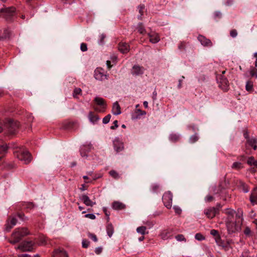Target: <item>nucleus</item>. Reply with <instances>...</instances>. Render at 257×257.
<instances>
[{
  "instance_id": "nucleus-1",
  "label": "nucleus",
  "mask_w": 257,
  "mask_h": 257,
  "mask_svg": "<svg viewBox=\"0 0 257 257\" xmlns=\"http://www.w3.org/2000/svg\"><path fill=\"white\" fill-rule=\"evenodd\" d=\"M28 228L25 227L18 228L15 229L9 239V242L14 244L19 242L25 236L29 234Z\"/></svg>"
},
{
  "instance_id": "nucleus-2",
  "label": "nucleus",
  "mask_w": 257,
  "mask_h": 257,
  "mask_svg": "<svg viewBox=\"0 0 257 257\" xmlns=\"http://www.w3.org/2000/svg\"><path fill=\"white\" fill-rule=\"evenodd\" d=\"M14 155L16 157L25 164L30 163L32 160L31 154L27 150H19L15 152Z\"/></svg>"
},
{
  "instance_id": "nucleus-3",
  "label": "nucleus",
  "mask_w": 257,
  "mask_h": 257,
  "mask_svg": "<svg viewBox=\"0 0 257 257\" xmlns=\"http://www.w3.org/2000/svg\"><path fill=\"white\" fill-rule=\"evenodd\" d=\"M34 244V242L31 241H24L16 246L15 249H19L22 251H31L33 249Z\"/></svg>"
},
{
  "instance_id": "nucleus-4",
  "label": "nucleus",
  "mask_w": 257,
  "mask_h": 257,
  "mask_svg": "<svg viewBox=\"0 0 257 257\" xmlns=\"http://www.w3.org/2000/svg\"><path fill=\"white\" fill-rule=\"evenodd\" d=\"M15 12V8L14 7L0 9V15L5 18L7 21L11 20Z\"/></svg>"
},
{
  "instance_id": "nucleus-5",
  "label": "nucleus",
  "mask_w": 257,
  "mask_h": 257,
  "mask_svg": "<svg viewBox=\"0 0 257 257\" xmlns=\"http://www.w3.org/2000/svg\"><path fill=\"white\" fill-rule=\"evenodd\" d=\"M220 204H218L216 207H210L204 210V214L208 218L212 219L214 217L216 214L219 213Z\"/></svg>"
},
{
  "instance_id": "nucleus-6",
  "label": "nucleus",
  "mask_w": 257,
  "mask_h": 257,
  "mask_svg": "<svg viewBox=\"0 0 257 257\" xmlns=\"http://www.w3.org/2000/svg\"><path fill=\"white\" fill-rule=\"evenodd\" d=\"M172 194L170 192H167L164 194L162 197V200L164 205L168 209L172 207Z\"/></svg>"
},
{
  "instance_id": "nucleus-7",
  "label": "nucleus",
  "mask_w": 257,
  "mask_h": 257,
  "mask_svg": "<svg viewBox=\"0 0 257 257\" xmlns=\"http://www.w3.org/2000/svg\"><path fill=\"white\" fill-rule=\"evenodd\" d=\"M226 227L229 233H234L238 231L240 228V225L237 224L236 222L229 221L226 222Z\"/></svg>"
},
{
  "instance_id": "nucleus-8",
  "label": "nucleus",
  "mask_w": 257,
  "mask_h": 257,
  "mask_svg": "<svg viewBox=\"0 0 257 257\" xmlns=\"http://www.w3.org/2000/svg\"><path fill=\"white\" fill-rule=\"evenodd\" d=\"M94 78L98 80L103 81L107 79V75L102 68H97L94 71Z\"/></svg>"
},
{
  "instance_id": "nucleus-9",
  "label": "nucleus",
  "mask_w": 257,
  "mask_h": 257,
  "mask_svg": "<svg viewBox=\"0 0 257 257\" xmlns=\"http://www.w3.org/2000/svg\"><path fill=\"white\" fill-rule=\"evenodd\" d=\"M19 126V123L14 120H9L7 124L8 131L11 134H14Z\"/></svg>"
},
{
  "instance_id": "nucleus-10",
  "label": "nucleus",
  "mask_w": 257,
  "mask_h": 257,
  "mask_svg": "<svg viewBox=\"0 0 257 257\" xmlns=\"http://www.w3.org/2000/svg\"><path fill=\"white\" fill-rule=\"evenodd\" d=\"M94 101L98 105H99L101 107L100 109L95 108V110L100 112H104L106 107V104L105 102L104 99L101 97H96L94 98Z\"/></svg>"
},
{
  "instance_id": "nucleus-11",
  "label": "nucleus",
  "mask_w": 257,
  "mask_h": 257,
  "mask_svg": "<svg viewBox=\"0 0 257 257\" xmlns=\"http://www.w3.org/2000/svg\"><path fill=\"white\" fill-rule=\"evenodd\" d=\"M198 40L200 42L201 44L204 47H211L213 45V44L211 40L209 39H207L205 36L199 35L197 37Z\"/></svg>"
},
{
  "instance_id": "nucleus-12",
  "label": "nucleus",
  "mask_w": 257,
  "mask_h": 257,
  "mask_svg": "<svg viewBox=\"0 0 257 257\" xmlns=\"http://www.w3.org/2000/svg\"><path fill=\"white\" fill-rule=\"evenodd\" d=\"M114 149L117 153L122 151L124 149L123 143L120 141L118 139H115L113 142Z\"/></svg>"
},
{
  "instance_id": "nucleus-13",
  "label": "nucleus",
  "mask_w": 257,
  "mask_h": 257,
  "mask_svg": "<svg viewBox=\"0 0 257 257\" xmlns=\"http://www.w3.org/2000/svg\"><path fill=\"white\" fill-rule=\"evenodd\" d=\"M118 50L122 53H127L130 50L129 45L125 42H120L118 44Z\"/></svg>"
},
{
  "instance_id": "nucleus-14",
  "label": "nucleus",
  "mask_w": 257,
  "mask_h": 257,
  "mask_svg": "<svg viewBox=\"0 0 257 257\" xmlns=\"http://www.w3.org/2000/svg\"><path fill=\"white\" fill-rule=\"evenodd\" d=\"M80 199L87 206L92 207L94 204H95V202H93L89 198L88 196L86 195H82L80 196Z\"/></svg>"
},
{
  "instance_id": "nucleus-15",
  "label": "nucleus",
  "mask_w": 257,
  "mask_h": 257,
  "mask_svg": "<svg viewBox=\"0 0 257 257\" xmlns=\"http://www.w3.org/2000/svg\"><path fill=\"white\" fill-rule=\"evenodd\" d=\"M144 73V68L138 65H135L133 67L132 73L134 75L138 76Z\"/></svg>"
},
{
  "instance_id": "nucleus-16",
  "label": "nucleus",
  "mask_w": 257,
  "mask_h": 257,
  "mask_svg": "<svg viewBox=\"0 0 257 257\" xmlns=\"http://www.w3.org/2000/svg\"><path fill=\"white\" fill-rule=\"evenodd\" d=\"M219 79H220V81H219L220 86L224 90H225V91L227 90L228 89V84H229L228 81L225 77H224L222 76H220V78Z\"/></svg>"
},
{
  "instance_id": "nucleus-17",
  "label": "nucleus",
  "mask_w": 257,
  "mask_h": 257,
  "mask_svg": "<svg viewBox=\"0 0 257 257\" xmlns=\"http://www.w3.org/2000/svg\"><path fill=\"white\" fill-rule=\"evenodd\" d=\"M150 38V41L154 44L158 43L160 41V37L158 34L155 32H152L148 34Z\"/></svg>"
},
{
  "instance_id": "nucleus-18",
  "label": "nucleus",
  "mask_w": 257,
  "mask_h": 257,
  "mask_svg": "<svg viewBox=\"0 0 257 257\" xmlns=\"http://www.w3.org/2000/svg\"><path fill=\"white\" fill-rule=\"evenodd\" d=\"M88 117L89 121L93 123H96L100 119L99 116L94 114L92 111H90L88 113Z\"/></svg>"
},
{
  "instance_id": "nucleus-19",
  "label": "nucleus",
  "mask_w": 257,
  "mask_h": 257,
  "mask_svg": "<svg viewBox=\"0 0 257 257\" xmlns=\"http://www.w3.org/2000/svg\"><path fill=\"white\" fill-rule=\"evenodd\" d=\"M112 113L114 115H119L121 113V109L118 102L116 101L113 104Z\"/></svg>"
},
{
  "instance_id": "nucleus-20",
  "label": "nucleus",
  "mask_w": 257,
  "mask_h": 257,
  "mask_svg": "<svg viewBox=\"0 0 257 257\" xmlns=\"http://www.w3.org/2000/svg\"><path fill=\"white\" fill-rule=\"evenodd\" d=\"M250 201L254 204H257V188H255L250 196Z\"/></svg>"
},
{
  "instance_id": "nucleus-21",
  "label": "nucleus",
  "mask_w": 257,
  "mask_h": 257,
  "mask_svg": "<svg viewBox=\"0 0 257 257\" xmlns=\"http://www.w3.org/2000/svg\"><path fill=\"white\" fill-rule=\"evenodd\" d=\"M112 208L115 210H121L123 209L125 207V205L119 201H114L112 203Z\"/></svg>"
},
{
  "instance_id": "nucleus-22",
  "label": "nucleus",
  "mask_w": 257,
  "mask_h": 257,
  "mask_svg": "<svg viewBox=\"0 0 257 257\" xmlns=\"http://www.w3.org/2000/svg\"><path fill=\"white\" fill-rule=\"evenodd\" d=\"M247 143L251 147L253 148L254 150L257 148V139L255 138H250L247 140Z\"/></svg>"
},
{
  "instance_id": "nucleus-23",
  "label": "nucleus",
  "mask_w": 257,
  "mask_h": 257,
  "mask_svg": "<svg viewBox=\"0 0 257 257\" xmlns=\"http://www.w3.org/2000/svg\"><path fill=\"white\" fill-rule=\"evenodd\" d=\"M106 231L108 235L111 237L113 233L114 229L111 223H108L106 226Z\"/></svg>"
},
{
  "instance_id": "nucleus-24",
  "label": "nucleus",
  "mask_w": 257,
  "mask_h": 257,
  "mask_svg": "<svg viewBox=\"0 0 257 257\" xmlns=\"http://www.w3.org/2000/svg\"><path fill=\"white\" fill-rule=\"evenodd\" d=\"M53 257H64V251L63 249H56L54 251Z\"/></svg>"
},
{
  "instance_id": "nucleus-25",
  "label": "nucleus",
  "mask_w": 257,
  "mask_h": 257,
  "mask_svg": "<svg viewBox=\"0 0 257 257\" xmlns=\"http://www.w3.org/2000/svg\"><path fill=\"white\" fill-rule=\"evenodd\" d=\"M137 29L141 34H144L146 33V29L142 23H139L137 26Z\"/></svg>"
},
{
  "instance_id": "nucleus-26",
  "label": "nucleus",
  "mask_w": 257,
  "mask_h": 257,
  "mask_svg": "<svg viewBox=\"0 0 257 257\" xmlns=\"http://www.w3.org/2000/svg\"><path fill=\"white\" fill-rule=\"evenodd\" d=\"M243 168L242 164L238 162H234L231 166V168L235 170H239Z\"/></svg>"
},
{
  "instance_id": "nucleus-27",
  "label": "nucleus",
  "mask_w": 257,
  "mask_h": 257,
  "mask_svg": "<svg viewBox=\"0 0 257 257\" xmlns=\"http://www.w3.org/2000/svg\"><path fill=\"white\" fill-rule=\"evenodd\" d=\"M238 184L240 187H242L243 191L245 193H247L249 191V188L244 182L240 180L238 181Z\"/></svg>"
},
{
  "instance_id": "nucleus-28",
  "label": "nucleus",
  "mask_w": 257,
  "mask_h": 257,
  "mask_svg": "<svg viewBox=\"0 0 257 257\" xmlns=\"http://www.w3.org/2000/svg\"><path fill=\"white\" fill-rule=\"evenodd\" d=\"M245 89L248 92L253 91V82L251 81H248L245 85Z\"/></svg>"
},
{
  "instance_id": "nucleus-29",
  "label": "nucleus",
  "mask_w": 257,
  "mask_h": 257,
  "mask_svg": "<svg viewBox=\"0 0 257 257\" xmlns=\"http://www.w3.org/2000/svg\"><path fill=\"white\" fill-rule=\"evenodd\" d=\"M169 139L171 141L173 142H176L179 140L180 136L179 135L172 134L170 136Z\"/></svg>"
},
{
  "instance_id": "nucleus-30",
  "label": "nucleus",
  "mask_w": 257,
  "mask_h": 257,
  "mask_svg": "<svg viewBox=\"0 0 257 257\" xmlns=\"http://www.w3.org/2000/svg\"><path fill=\"white\" fill-rule=\"evenodd\" d=\"M82 90L80 88H75L73 92V96L74 98H78V95L81 94Z\"/></svg>"
},
{
  "instance_id": "nucleus-31",
  "label": "nucleus",
  "mask_w": 257,
  "mask_h": 257,
  "mask_svg": "<svg viewBox=\"0 0 257 257\" xmlns=\"http://www.w3.org/2000/svg\"><path fill=\"white\" fill-rule=\"evenodd\" d=\"M146 229L147 227L146 226H142L137 228V231L138 233H141L142 235H144L146 233Z\"/></svg>"
},
{
  "instance_id": "nucleus-32",
  "label": "nucleus",
  "mask_w": 257,
  "mask_h": 257,
  "mask_svg": "<svg viewBox=\"0 0 257 257\" xmlns=\"http://www.w3.org/2000/svg\"><path fill=\"white\" fill-rule=\"evenodd\" d=\"M247 163L249 165H257V161L255 160L253 157H250L248 158Z\"/></svg>"
},
{
  "instance_id": "nucleus-33",
  "label": "nucleus",
  "mask_w": 257,
  "mask_h": 257,
  "mask_svg": "<svg viewBox=\"0 0 257 257\" xmlns=\"http://www.w3.org/2000/svg\"><path fill=\"white\" fill-rule=\"evenodd\" d=\"M109 174L112 178L115 179H118L120 178L119 175L114 170L110 171Z\"/></svg>"
},
{
  "instance_id": "nucleus-34",
  "label": "nucleus",
  "mask_w": 257,
  "mask_h": 257,
  "mask_svg": "<svg viewBox=\"0 0 257 257\" xmlns=\"http://www.w3.org/2000/svg\"><path fill=\"white\" fill-rule=\"evenodd\" d=\"M8 150V147L6 144H0V154H3L7 152Z\"/></svg>"
},
{
  "instance_id": "nucleus-35",
  "label": "nucleus",
  "mask_w": 257,
  "mask_h": 257,
  "mask_svg": "<svg viewBox=\"0 0 257 257\" xmlns=\"http://www.w3.org/2000/svg\"><path fill=\"white\" fill-rule=\"evenodd\" d=\"M170 233V231L168 230H164L161 234L162 238L166 239L168 237V234Z\"/></svg>"
},
{
  "instance_id": "nucleus-36",
  "label": "nucleus",
  "mask_w": 257,
  "mask_h": 257,
  "mask_svg": "<svg viewBox=\"0 0 257 257\" xmlns=\"http://www.w3.org/2000/svg\"><path fill=\"white\" fill-rule=\"evenodd\" d=\"M144 9H145V6L144 5H140L138 7L139 11V13L140 14V16L138 17L139 19H141V17H142V16H143V15L144 14Z\"/></svg>"
},
{
  "instance_id": "nucleus-37",
  "label": "nucleus",
  "mask_w": 257,
  "mask_h": 257,
  "mask_svg": "<svg viewBox=\"0 0 257 257\" xmlns=\"http://www.w3.org/2000/svg\"><path fill=\"white\" fill-rule=\"evenodd\" d=\"M175 238L178 241H186V239L183 234H178L175 236Z\"/></svg>"
},
{
  "instance_id": "nucleus-38",
  "label": "nucleus",
  "mask_w": 257,
  "mask_h": 257,
  "mask_svg": "<svg viewBox=\"0 0 257 257\" xmlns=\"http://www.w3.org/2000/svg\"><path fill=\"white\" fill-rule=\"evenodd\" d=\"M111 118V115L110 114H107L106 116H105L102 119V122L104 124H107L110 121Z\"/></svg>"
},
{
  "instance_id": "nucleus-39",
  "label": "nucleus",
  "mask_w": 257,
  "mask_h": 257,
  "mask_svg": "<svg viewBox=\"0 0 257 257\" xmlns=\"http://www.w3.org/2000/svg\"><path fill=\"white\" fill-rule=\"evenodd\" d=\"M8 221L9 222H10V223H11V224L12 225V226H14L15 225H16L17 224V220L16 218L15 217H11L10 218Z\"/></svg>"
},
{
  "instance_id": "nucleus-40",
  "label": "nucleus",
  "mask_w": 257,
  "mask_h": 257,
  "mask_svg": "<svg viewBox=\"0 0 257 257\" xmlns=\"http://www.w3.org/2000/svg\"><path fill=\"white\" fill-rule=\"evenodd\" d=\"M14 226H12V224L9 222L8 220L7 221V223L5 225V230L6 231L9 232L10 231V230Z\"/></svg>"
},
{
  "instance_id": "nucleus-41",
  "label": "nucleus",
  "mask_w": 257,
  "mask_h": 257,
  "mask_svg": "<svg viewBox=\"0 0 257 257\" xmlns=\"http://www.w3.org/2000/svg\"><path fill=\"white\" fill-rule=\"evenodd\" d=\"M47 242V238L45 236H42L40 238V245H42L45 244Z\"/></svg>"
},
{
  "instance_id": "nucleus-42",
  "label": "nucleus",
  "mask_w": 257,
  "mask_h": 257,
  "mask_svg": "<svg viewBox=\"0 0 257 257\" xmlns=\"http://www.w3.org/2000/svg\"><path fill=\"white\" fill-rule=\"evenodd\" d=\"M99 37H100V40L98 41V43L100 45H103L104 44V40L106 38V36L104 34H102L100 35Z\"/></svg>"
},
{
  "instance_id": "nucleus-43",
  "label": "nucleus",
  "mask_w": 257,
  "mask_h": 257,
  "mask_svg": "<svg viewBox=\"0 0 257 257\" xmlns=\"http://www.w3.org/2000/svg\"><path fill=\"white\" fill-rule=\"evenodd\" d=\"M198 140V138L196 135H193L190 138V142L191 143H194L197 141Z\"/></svg>"
},
{
  "instance_id": "nucleus-44",
  "label": "nucleus",
  "mask_w": 257,
  "mask_h": 257,
  "mask_svg": "<svg viewBox=\"0 0 257 257\" xmlns=\"http://www.w3.org/2000/svg\"><path fill=\"white\" fill-rule=\"evenodd\" d=\"M230 35L232 38H235L237 35V32L236 30L233 29L230 31Z\"/></svg>"
},
{
  "instance_id": "nucleus-45",
  "label": "nucleus",
  "mask_w": 257,
  "mask_h": 257,
  "mask_svg": "<svg viewBox=\"0 0 257 257\" xmlns=\"http://www.w3.org/2000/svg\"><path fill=\"white\" fill-rule=\"evenodd\" d=\"M195 238L198 240H202L204 239V237L201 233H197L195 236Z\"/></svg>"
},
{
  "instance_id": "nucleus-46",
  "label": "nucleus",
  "mask_w": 257,
  "mask_h": 257,
  "mask_svg": "<svg viewBox=\"0 0 257 257\" xmlns=\"http://www.w3.org/2000/svg\"><path fill=\"white\" fill-rule=\"evenodd\" d=\"M88 237L91 238L95 242H96L97 241V237L94 234L89 233Z\"/></svg>"
},
{
  "instance_id": "nucleus-47",
  "label": "nucleus",
  "mask_w": 257,
  "mask_h": 257,
  "mask_svg": "<svg viewBox=\"0 0 257 257\" xmlns=\"http://www.w3.org/2000/svg\"><path fill=\"white\" fill-rule=\"evenodd\" d=\"M80 49L83 52L86 51L87 50V46L86 44L83 43H82L80 45Z\"/></svg>"
},
{
  "instance_id": "nucleus-48",
  "label": "nucleus",
  "mask_w": 257,
  "mask_h": 257,
  "mask_svg": "<svg viewBox=\"0 0 257 257\" xmlns=\"http://www.w3.org/2000/svg\"><path fill=\"white\" fill-rule=\"evenodd\" d=\"M103 210L105 214V215L107 217V221H108L109 220V215H110V212L107 211V209L106 208L104 207L103 209Z\"/></svg>"
},
{
  "instance_id": "nucleus-49",
  "label": "nucleus",
  "mask_w": 257,
  "mask_h": 257,
  "mask_svg": "<svg viewBox=\"0 0 257 257\" xmlns=\"http://www.w3.org/2000/svg\"><path fill=\"white\" fill-rule=\"evenodd\" d=\"M82 247L84 248H87L89 244V241L87 240H83L82 241Z\"/></svg>"
},
{
  "instance_id": "nucleus-50",
  "label": "nucleus",
  "mask_w": 257,
  "mask_h": 257,
  "mask_svg": "<svg viewBox=\"0 0 257 257\" xmlns=\"http://www.w3.org/2000/svg\"><path fill=\"white\" fill-rule=\"evenodd\" d=\"M250 74L252 77H255L257 78V71H256L254 69H252L250 71Z\"/></svg>"
},
{
  "instance_id": "nucleus-51",
  "label": "nucleus",
  "mask_w": 257,
  "mask_h": 257,
  "mask_svg": "<svg viewBox=\"0 0 257 257\" xmlns=\"http://www.w3.org/2000/svg\"><path fill=\"white\" fill-rule=\"evenodd\" d=\"M86 218H89L91 219H94L95 218V215L93 214L88 213L85 215Z\"/></svg>"
},
{
  "instance_id": "nucleus-52",
  "label": "nucleus",
  "mask_w": 257,
  "mask_h": 257,
  "mask_svg": "<svg viewBox=\"0 0 257 257\" xmlns=\"http://www.w3.org/2000/svg\"><path fill=\"white\" fill-rule=\"evenodd\" d=\"M118 121L117 120H115L113 121V125H112L110 126V129L111 130H115L118 127Z\"/></svg>"
},
{
  "instance_id": "nucleus-53",
  "label": "nucleus",
  "mask_w": 257,
  "mask_h": 257,
  "mask_svg": "<svg viewBox=\"0 0 257 257\" xmlns=\"http://www.w3.org/2000/svg\"><path fill=\"white\" fill-rule=\"evenodd\" d=\"M174 209L175 210V211L176 213L179 214L181 213V209L179 207H177V206H174Z\"/></svg>"
},
{
  "instance_id": "nucleus-54",
  "label": "nucleus",
  "mask_w": 257,
  "mask_h": 257,
  "mask_svg": "<svg viewBox=\"0 0 257 257\" xmlns=\"http://www.w3.org/2000/svg\"><path fill=\"white\" fill-rule=\"evenodd\" d=\"M136 112L139 113V115H145L146 114V111H143L140 109H136Z\"/></svg>"
},
{
  "instance_id": "nucleus-55",
  "label": "nucleus",
  "mask_w": 257,
  "mask_h": 257,
  "mask_svg": "<svg viewBox=\"0 0 257 257\" xmlns=\"http://www.w3.org/2000/svg\"><path fill=\"white\" fill-rule=\"evenodd\" d=\"M205 201H207V202H211V201L213 200V197L212 196H210V195H207L206 197H205Z\"/></svg>"
},
{
  "instance_id": "nucleus-56",
  "label": "nucleus",
  "mask_w": 257,
  "mask_h": 257,
  "mask_svg": "<svg viewBox=\"0 0 257 257\" xmlns=\"http://www.w3.org/2000/svg\"><path fill=\"white\" fill-rule=\"evenodd\" d=\"M159 186L158 185H154L152 187V189L153 191H154V192L157 191L159 189Z\"/></svg>"
},
{
  "instance_id": "nucleus-57",
  "label": "nucleus",
  "mask_w": 257,
  "mask_h": 257,
  "mask_svg": "<svg viewBox=\"0 0 257 257\" xmlns=\"http://www.w3.org/2000/svg\"><path fill=\"white\" fill-rule=\"evenodd\" d=\"M210 234L214 236H215L218 235V231L215 229H212L210 231Z\"/></svg>"
},
{
  "instance_id": "nucleus-58",
  "label": "nucleus",
  "mask_w": 257,
  "mask_h": 257,
  "mask_svg": "<svg viewBox=\"0 0 257 257\" xmlns=\"http://www.w3.org/2000/svg\"><path fill=\"white\" fill-rule=\"evenodd\" d=\"M102 249V248L100 247H97L95 249V252L96 254H99V253H100L101 252Z\"/></svg>"
},
{
  "instance_id": "nucleus-59",
  "label": "nucleus",
  "mask_w": 257,
  "mask_h": 257,
  "mask_svg": "<svg viewBox=\"0 0 257 257\" xmlns=\"http://www.w3.org/2000/svg\"><path fill=\"white\" fill-rule=\"evenodd\" d=\"M243 136L247 140H248V139H250L249 138V135H248V131L247 130H245L244 131V133H243Z\"/></svg>"
},
{
  "instance_id": "nucleus-60",
  "label": "nucleus",
  "mask_w": 257,
  "mask_h": 257,
  "mask_svg": "<svg viewBox=\"0 0 257 257\" xmlns=\"http://www.w3.org/2000/svg\"><path fill=\"white\" fill-rule=\"evenodd\" d=\"M250 233V229L249 227H246L244 231V233L245 235H249Z\"/></svg>"
},
{
  "instance_id": "nucleus-61",
  "label": "nucleus",
  "mask_w": 257,
  "mask_h": 257,
  "mask_svg": "<svg viewBox=\"0 0 257 257\" xmlns=\"http://www.w3.org/2000/svg\"><path fill=\"white\" fill-rule=\"evenodd\" d=\"M17 215L22 220H25V215L23 213H18Z\"/></svg>"
},
{
  "instance_id": "nucleus-62",
  "label": "nucleus",
  "mask_w": 257,
  "mask_h": 257,
  "mask_svg": "<svg viewBox=\"0 0 257 257\" xmlns=\"http://www.w3.org/2000/svg\"><path fill=\"white\" fill-rule=\"evenodd\" d=\"M185 44L183 43H181L178 46L180 50H183L185 48Z\"/></svg>"
},
{
  "instance_id": "nucleus-63",
  "label": "nucleus",
  "mask_w": 257,
  "mask_h": 257,
  "mask_svg": "<svg viewBox=\"0 0 257 257\" xmlns=\"http://www.w3.org/2000/svg\"><path fill=\"white\" fill-rule=\"evenodd\" d=\"M19 257H31V255L28 254H20L18 255Z\"/></svg>"
},
{
  "instance_id": "nucleus-64",
  "label": "nucleus",
  "mask_w": 257,
  "mask_h": 257,
  "mask_svg": "<svg viewBox=\"0 0 257 257\" xmlns=\"http://www.w3.org/2000/svg\"><path fill=\"white\" fill-rule=\"evenodd\" d=\"M254 56L256 58L254 65L255 67L256 68V70H257V52L254 53Z\"/></svg>"
}]
</instances>
